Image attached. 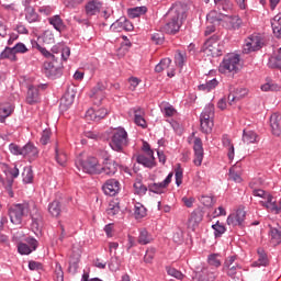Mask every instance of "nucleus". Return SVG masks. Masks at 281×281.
Instances as JSON below:
<instances>
[{
	"label": "nucleus",
	"mask_w": 281,
	"mask_h": 281,
	"mask_svg": "<svg viewBox=\"0 0 281 281\" xmlns=\"http://www.w3.org/2000/svg\"><path fill=\"white\" fill-rule=\"evenodd\" d=\"M228 179H231V181H235V183H240L243 181V178L238 172V166H233L229 168Z\"/></svg>",
	"instance_id": "e433bc0d"
},
{
	"label": "nucleus",
	"mask_w": 281,
	"mask_h": 281,
	"mask_svg": "<svg viewBox=\"0 0 281 281\" xmlns=\"http://www.w3.org/2000/svg\"><path fill=\"white\" fill-rule=\"evenodd\" d=\"M172 177L173 173L170 172L162 182L149 183V192H153L154 194H164L166 192V188H168V186H170V183L172 182Z\"/></svg>",
	"instance_id": "9d476101"
},
{
	"label": "nucleus",
	"mask_w": 281,
	"mask_h": 281,
	"mask_svg": "<svg viewBox=\"0 0 281 281\" xmlns=\"http://www.w3.org/2000/svg\"><path fill=\"white\" fill-rule=\"evenodd\" d=\"M186 60H188V57L186 56V53L179 52L175 56V63H176V65H178V67H183V65H186Z\"/></svg>",
	"instance_id": "4d7b16f0"
},
{
	"label": "nucleus",
	"mask_w": 281,
	"mask_h": 281,
	"mask_svg": "<svg viewBox=\"0 0 281 281\" xmlns=\"http://www.w3.org/2000/svg\"><path fill=\"white\" fill-rule=\"evenodd\" d=\"M48 23H49V25H53V27L57 32H63L67 27L65 25V22H63V19L60 18V15H53V16L48 18Z\"/></svg>",
	"instance_id": "5701e85b"
},
{
	"label": "nucleus",
	"mask_w": 281,
	"mask_h": 281,
	"mask_svg": "<svg viewBox=\"0 0 281 281\" xmlns=\"http://www.w3.org/2000/svg\"><path fill=\"white\" fill-rule=\"evenodd\" d=\"M27 214H30V202L13 204L9 209L10 221L13 225H21Z\"/></svg>",
	"instance_id": "20e7f679"
},
{
	"label": "nucleus",
	"mask_w": 281,
	"mask_h": 281,
	"mask_svg": "<svg viewBox=\"0 0 281 281\" xmlns=\"http://www.w3.org/2000/svg\"><path fill=\"white\" fill-rule=\"evenodd\" d=\"M231 93L232 91L234 92V94H229L228 95V101L229 104H232V102H234L235 100H240V98H245L247 95V89L245 88H237L235 90H232V88L229 89Z\"/></svg>",
	"instance_id": "c756f323"
},
{
	"label": "nucleus",
	"mask_w": 281,
	"mask_h": 281,
	"mask_svg": "<svg viewBox=\"0 0 281 281\" xmlns=\"http://www.w3.org/2000/svg\"><path fill=\"white\" fill-rule=\"evenodd\" d=\"M55 279L56 281H65V272H63V266L56 263L55 266Z\"/></svg>",
	"instance_id": "13d9d810"
},
{
	"label": "nucleus",
	"mask_w": 281,
	"mask_h": 281,
	"mask_svg": "<svg viewBox=\"0 0 281 281\" xmlns=\"http://www.w3.org/2000/svg\"><path fill=\"white\" fill-rule=\"evenodd\" d=\"M148 9L146 7H136L133 9H128V16L131 19H137V16H142V14H146Z\"/></svg>",
	"instance_id": "c9c22d12"
},
{
	"label": "nucleus",
	"mask_w": 281,
	"mask_h": 281,
	"mask_svg": "<svg viewBox=\"0 0 281 281\" xmlns=\"http://www.w3.org/2000/svg\"><path fill=\"white\" fill-rule=\"evenodd\" d=\"M61 205H60V201L55 200L52 203H49L48 205V212L50 215H53L55 218H57V216H60V212H61Z\"/></svg>",
	"instance_id": "473e14b6"
},
{
	"label": "nucleus",
	"mask_w": 281,
	"mask_h": 281,
	"mask_svg": "<svg viewBox=\"0 0 281 281\" xmlns=\"http://www.w3.org/2000/svg\"><path fill=\"white\" fill-rule=\"evenodd\" d=\"M38 87L30 86L26 94L27 104H36L38 102Z\"/></svg>",
	"instance_id": "4be33fe9"
},
{
	"label": "nucleus",
	"mask_w": 281,
	"mask_h": 281,
	"mask_svg": "<svg viewBox=\"0 0 281 281\" xmlns=\"http://www.w3.org/2000/svg\"><path fill=\"white\" fill-rule=\"evenodd\" d=\"M14 109L12 108V105L0 106V117H2V120H5V117H10Z\"/></svg>",
	"instance_id": "603ef678"
},
{
	"label": "nucleus",
	"mask_w": 281,
	"mask_h": 281,
	"mask_svg": "<svg viewBox=\"0 0 281 281\" xmlns=\"http://www.w3.org/2000/svg\"><path fill=\"white\" fill-rule=\"evenodd\" d=\"M79 262H80V255H78L76 258L71 257L69 261V268H68L69 273H72V276H75V273L78 272Z\"/></svg>",
	"instance_id": "a18cd8bd"
},
{
	"label": "nucleus",
	"mask_w": 281,
	"mask_h": 281,
	"mask_svg": "<svg viewBox=\"0 0 281 281\" xmlns=\"http://www.w3.org/2000/svg\"><path fill=\"white\" fill-rule=\"evenodd\" d=\"M13 48L14 54H26L27 52V46L23 43H18Z\"/></svg>",
	"instance_id": "69168bd1"
},
{
	"label": "nucleus",
	"mask_w": 281,
	"mask_h": 281,
	"mask_svg": "<svg viewBox=\"0 0 281 281\" xmlns=\"http://www.w3.org/2000/svg\"><path fill=\"white\" fill-rule=\"evenodd\" d=\"M200 126L202 133L206 135L212 133V128H214V104H209L204 108L200 116Z\"/></svg>",
	"instance_id": "39448f33"
},
{
	"label": "nucleus",
	"mask_w": 281,
	"mask_h": 281,
	"mask_svg": "<svg viewBox=\"0 0 281 281\" xmlns=\"http://www.w3.org/2000/svg\"><path fill=\"white\" fill-rule=\"evenodd\" d=\"M183 183V169H181V165H178L176 168V184L179 187Z\"/></svg>",
	"instance_id": "bf43d9fd"
},
{
	"label": "nucleus",
	"mask_w": 281,
	"mask_h": 281,
	"mask_svg": "<svg viewBox=\"0 0 281 281\" xmlns=\"http://www.w3.org/2000/svg\"><path fill=\"white\" fill-rule=\"evenodd\" d=\"M149 243H153V235L148 233L146 229H142L139 232L138 236V244L139 245H149Z\"/></svg>",
	"instance_id": "72a5a7b5"
},
{
	"label": "nucleus",
	"mask_w": 281,
	"mask_h": 281,
	"mask_svg": "<svg viewBox=\"0 0 281 281\" xmlns=\"http://www.w3.org/2000/svg\"><path fill=\"white\" fill-rule=\"evenodd\" d=\"M110 146L112 150L122 153L128 146V133L123 127H117L112 131Z\"/></svg>",
	"instance_id": "f03ea898"
},
{
	"label": "nucleus",
	"mask_w": 281,
	"mask_h": 281,
	"mask_svg": "<svg viewBox=\"0 0 281 281\" xmlns=\"http://www.w3.org/2000/svg\"><path fill=\"white\" fill-rule=\"evenodd\" d=\"M166 271L168 276H171V278H176L177 280H183V273L172 267H166Z\"/></svg>",
	"instance_id": "8fccbe9b"
},
{
	"label": "nucleus",
	"mask_w": 281,
	"mask_h": 281,
	"mask_svg": "<svg viewBox=\"0 0 281 281\" xmlns=\"http://www.w3.org/2000/svg\"><path fill=\"white\" fill-rule=\"evenodd\" d=\"M134 189L136 190L137 194H146V192H148V187L144 186L142 181H136L134 183Z\"/></svg>",
	"instance_id": "052dcab7"
},
{
	"label": "nucleus",
	"mask_w": 281,
	"mask_h": 281,
	"mask_svg": "<svg viewBox=\"0 0 281 281\" xmlns=\"http://www.w3.org/2000/svg\"><path fill=\"white\" fill-rule=\"evenodd\" d=\"M207 260L211 267H216V268L221 267V255L218 254L210 255Z\"/></svg>",
	"instance_id": "de8ad7c7"
},
{
	"label": "nucleus",
	"mask_w": 281,
	"mask_h": 281,
	"mask_svg": "<svg viewBox=\"0 0 281 281\" xmlns=\"http://www.w3.org/2000/svg\"><path fill=\"white\" fill-rule=\"evenodd\" d=\"M100 175L104 172L105 175H108V177H113V175L117 172V162H115V160L105 158L103 161V167H100Z\"/></svg>",
	"instance_id": "2eb2a0df"
},
{
	"label": "nucleus",
	"mask_w": 281,
	"mask_h": 281,
	"mask_svg": "<svg viewBox=\"0 0 281 281\" xmlns=\"http://www.w3.org/2000/svg\"><path fill=\"white\" fill-rule=\"evenodd\" d=\"M223 49H225V46L218 43V35H213L202 46V52L207 54V56H212L213 58L223 56Z\"/></svg>",
	"instance_id": "0eeeda50"
},
{
	"label": "nucleus",
	"mask_w": 281,
	"mask_h": 281,
	"mask_svg": "<svg viewBox=\"0 0 281 281\" xmlns=\"http://www.w3.org/2000/svg\"><path fill=\"white\" fill-rule=\"evenodd\" d=\"M25 19L29 23H36L38 21V13L34 10V8H26Z\"/></svg>",
	"instance_id": "ea45409f"
},
{
	"label": "nucleus",
	"mask_w": 281,
	"mask_h": 281,
	"mask_svg": "<svg viewBox=\"0 0 281 281\" xmlns=\"http://www.w3.org/2000/svg\"><path fill=\"white\" fill-rule=\"evenodd\" d=\"M256 139H258L256 132L244 130L243 142H245V144H254L256 143Z\"/></svg>",
	"instance_id": "f704fd0d"
},
{
	"label": "nucleus",
	"mask_w": 281,
	"mask_h": 281,
	"mask_svg": "<svg viewBox=\"0 0 281 281\" xmlns=\"http://www.w3.org/2000/svg\"><path fill=\"white\" fill-rule=\"evenodd\" d=\"M271 27L274 36L281 38V14H277L271 21Z\"/></svg>",
	"instance_id": "c85d7f7f"
},
{
	"label": "nucleus",
	"mask_w": 281,
	"mask_h": 281,
	"mask_svg": "<svg viewBox=\"0 0 281 281\" xmlns=\"http://www.w3.org/2000/svg\"><path fill=\"white\" fill-rule=\"evenodd\" d=\"M102 8V3L98 0L89 1L86 4V14L87 16H95L100 12V9Z\"/></svg>",
	"instance_id": "a211bd4d"
},
{
	"label": "nucleus",
	"mask_w": 281,
	"mask_h": 281,
	"mask_svg": "<svg viewBox=\"0 0 281 281\" xmlns=\"http://www.w3.org/2000/svg\"><path fill=\"white\" fill-rule=\"evenodd\" d=\"M226 23V27L228 30H240V25H243V20L238 15H222L215 20H212V23Z\"/></svg>",
	"instance_id": "6e6552de"
},
{
	"label": "nucleus",
	"mask_w": 281,
	"mask_h": 281,
	"mask_svg": "<svg viewBox=\"0 0 281 281\" xmlns=\"http://www.w3.org/2000/svg\"><path fill=\"white\" fill-rule=\"evenodd\" d=\"M247 213L245 210H237L236 214H231L227 217V225H233V227H245V217Z\"/></svg>",
	"instance_id": "9b49d317"
},
{
	"label": "nucleus",
	"mask_w": 281,
	"mask_h": 281,
	"mask_svg": "<svg viewBox=\"0 0 281 281\" xmlns=\"http://www.w3.org/2000/svg\"><path fill=\"white\" fill-rule=\"evenodd\" d=\"M134 216L136 220L144 218L146 216V209L142 203H136L134 206Z\"/></svg>",
	"instance_id": "79ce46f5"
},
{
	"label": "nucleus",
	"mask_w": 281,
	"mask_h": 281,
	"mask_svg": "<svg viewBox=\"0 0 281 281\" xmlns=\"http://www.w3.org/2000/svg\"><path fill=\"white\" fill-rule=\"evenodd\" d=\"M50 137H52V132L49 130H44L41 137V144L43 146H47V144H49Z\"/></svg>",
	"instance_id": "680f3d73"
},
{
	"label": "nucleus",
	"mask_w": 281,
	"mask_h": 281,
	"mask_svg": "<svg viewBox=\"0 0 281 281\" xmlns=\"http://www.w3.org/2000/svg\"><path fill=\"white\" fill-rule=\"evenodd\" d=\"M238 67H240V56L228 54L220 64L218 71L220 74H238Z\"/></svg>",
	"instance_id": "423d86ee"
},
{
	"label": "nucleus",
	"mask_w": 281,
	"mask_h": 281,
	"mask_svg": "<svg viewBox=\"0 0 281 281\" xmlns=\"http://www.w3.org/2000/svg\"><path fill=\"white\" fill-rule=\"evenodd\" d=\"M97 122H100V120H104L106 115H109V110L104 108H100L99 110H94Z\"/></svg>",
	"instance_id": "0e129e2a"
},
{
	"label": "nucleus",
	"mask_w": 281,
	"mask_h": 281,
	"mask_svg": "<svg viewBox=\"0 0 281 281\" xmlns=\"http://www.w3.org/2000/svg\"><path fill=\"white\" fill-rule=\"evenodd\" d=\"M119 23H123V30H125V32H132L133 23H131V21H128L125 16L120 18Z\"/></svg>",
	"instance_id": "e2e57ef3"
},
{
	"label": "nucleus",
	"mask_w": 281,
	"mask_h": 281,
	"mask_svg": "<svg viewBox=\"0 0 281 281\" xmlns=\"http://www.w3.org/2000/svg\"><path fill=\"white\" fill-rule=\"evenodd\" d=\"M193 150H194V160L193 164L195 166H201L203 164V142L201 138L196 137L193 143Z\"/></svg>",
	"instance_id": "4468645a"
},
{
	"label": "nucleus",
	"mask_w": 281,
	"mask_h": 281,
	"mask_svg": "<svg viewBox=\"0 0 281 281\" xmlns=\"http://www.w3.org/2000/svg\"><path fill=\"white\" fill-rule=\"evenodd\" d=\"M238 269H240V266L238 263H234L233 266L227 267L226 270L224 271H226L227 276H229L231 278H234Z\"/></svg>",
	"instance_id": "338daca9"
},
{
	"label": "nucleus",
	"mask_w": 281,
	"mask_h": 281,
	"mask_svg": "<svg viewBox=\"0 0 281 281\" xmlns=\"http://www.w3.org/2000/svg\"><path fill=\"white\" fill-rule=\"evenodd\" d=\"M151 41L156 45H161L164 43V33H155L151 35Z\"/></svg>",
	"instance_id": "774afa93"
},
{
	"label": "nucleus",
	"mask_w": 281,
	"mask_h": 281,
	"mask_svg": "<svg viewBox=\"0 0 281 281\" xmlns=\"http://www.w3.org/2000/svg\"><path fill=\"white\" fill-rule=\"evenodd\" d=\"M212 229H214V236L215 238H221L225 232H227V228H225V225L221 224V222H216L212 225Z\"/></svg>",
	"instance_id": "a19ab883"
},
{
	"label": "nucleus",
	"mask_w": 281,
	"mask_h": 281,
	"mask_svg": "<svg viewBox=\"0 0 281 281\" xmlns=\"http://www.w3.org/2000/svg\"><path fill=\"white\" fill-rule=\"evenodd\" d=\"M172 63V59L170 58H164L160 60L159 64L156 65L155 71L156 74H161V71L168 69Z\"/></svg>",
	"instance_id": "58836bf2"
},
{
	"label": "nucleus",
	"mask_w": 281,
	"mask_h": 281,
	"mask_svg": "<svg viewBox=\"0 0 281 281\" xmlns=\"http://www.w3.org/2000/svg\"><path fill=\"white\" fill-rule=\"evenodd\" d=\"M201 221H203V213L201 211H193L189 218V227H192V229H194V227H199V223H201Z\"/></svg>",
	"instance_id": "a878e982"
},
{
	"label": "nucleus",
	"mask_w": 281,
	"mask_h": 281,
	"mask_svg": "<svg viewBox=\"0 0 281 281\" xmlns=\"http://www.w3.org/2000/svg\"><path fill=\"white\" fill-rule=\"evenodd\" d=\"M1 60H11V63H16L18 58L12 47H5L0 54Z\"/></svg>",
	"instance_id": "cd10ccee"
},
{
	"label": "nucleus",
	"mask_w": 281,
	"mask_h": 281,
	"mask_svg": "<svg viewBox=\"0 0 281 281\" xmlns=\"http://www.w3.org/2000/svg\"><path fill=\"white\" fill-rule=\"evenodd\" d=\"M43 71L47 78H52V80H56V78H60L63 76V69L55 67L52 61H45L43 66Z\"/></svg>",
	"instance_id": "f8f14e48"
},
{
	"label": "nucleus",
	"mask_w": 281,
	"mask_h": 281,
	"mask_svg": "<svg viewBox=\"0 0 281 281\" xmlns=\"http://www.w3.org/2000/svg\"><path fill=\"white\" fill-rule=\"evenodd\" d=\"M106 213L109 216H115V214H120V203H110Z\"/></svg>",
	"instance_id": "6e6d98bb"
},
{
	"label": "nucleus",
	"mask_w": 281,
	"mask_h": 281,
	"mask_svg": "<svg viewBox=\"0 0 281 281\" xmlns=\"http://www.w3.org/2000/svg\"><path fill=\"white\" fill-rule=\"evenodd\" d=\"M280 85L273 82H267L261 86V91H280Z\"/></svg>",
	"instance_id": "5fc2aeb1"
},
{
	"label": "nucleus",
	"mask_w": 281,
	"mask_h": 281,
	"mask_svg": "<svg viewBox=\"0 0 281 281\" xmlns=\"http://www.w3.org/2000/svg\"><path fill=\"white\" fill-rule=\"evenodd\" d=\"M200 202L204 204L205 207H213L215 201L212 195H201Z\"/></svg>",
	"instance_id": "864d4df0"
},
{
	"label": "nucleus",
	"mask_w": 281,
	"mask_h": 281,
	"mask_svg": "<svg viewBox=\"0 0 281 281\" xmlns=\"http://www.w3.org/2000/svg\"><path fill=\"white\" fill-rule=\"evenodd\" d=\"M218 278V271L213 268H203L201 271L195 272L193 281H215Z\"/></svg>",
	"instance_id": "1a4fd4ad"
},
{
	"label": "nucleus",
	"mask_w": 281,
	"mask_h": 281,
	"mask_svg": "<svg viewBox=\"0 0 281 281\" xmlns=\"http://www.w3.org/2000/svg\"><path fill=\"white\" fill-rule=\"evenodd\" d=\"M56 161L59 166H65L67 164V154L65 151L59 150L58 147L55 148Z\"/></svg>",
	"instance_id": "49530a36"
},
{
	"label": "nucleus",
	"mask_w": 281,
	"mask_h": 281,
	"mask_svg": "<svg viewBox=\"0 0 281 281\" xmlns=\"http://www.w3.org/2000/svg\"><path fill=\"white\" fill-rule=\"evenodd\" d=\"M31 229L36 236H41L43 229V216L41 214L32 216Z\"/></svg>",
	"instance_id": "6ab92c4d"
},
{
	"label": "nucleus",
	"mask_w": 281,
	"mask_h": 281,
	"mask_svg": "<svg viewBox=\"0 0 281 281\" xmlns=\"http://www.w3.org/2000/svg\"><path fill=\"white\" fill-rule=\"evenodd\" d=\"M269 202H268V210L270 212H274V214H280L281 212V200L279 202V205L276 204V200H273V196H268Z\"/></svg>",
	"instance_id": "c03bdc74"
},
{
	"label": "nucleus",
	"mask_w": 281,
	"mask_h": 281,
	"mask_svg": "<svg viewBox=\"0 0 281 281\" xmlns=\"http://www.w3.org/2000/svg\"><path fill=\"white\" fill-rule=\"evenodd\" d=\"M22 156L30 157L31 159H36L38 157V148L33 144L29 143L24 147H22Z\"/></svg>",
	"instance_id": "aec40b11"
},
{
	"label": "nucleus",
	"mask_w": 281,
	"mask_h": 281,
	"mask_svg": "<svg viewBox=\"0 0 281 281\" xmlns=\"http://www.w3.org/2000/svg\"><path fill=\"white\" fill-rule=\"evenodd\" d=\"M137 164H140V166H144L145 168H155L157 166V162L155 161V156H146V155H138L136 157Z\"/></svg>",
	"instance_id": "f3484780"
},
{
	"label": "nucleus",
	"mask_w": 281,
	"mask_h": 281,
	"mask_svg": "<svg viewBox=\"0 0 281 281\" xmlns=\"http://www.w3.org/2000/svg\"><path fill=\"white\" fill-rule=\"evenodd\" d=\"M77 170L83 171L86 175H100V160L93 156L87 157V159L78 158L76 160Z\"/></svg>",
	"instance_id": "7ed1b4c3"
},
{
	"label": "nucleus",
	"mask_w": 281,
	"mask_h": 281,
	"mask_svg": "<svg viewBox=\"0 0 281 281\" xmlns=\"http://www.w3.org/2000/svg\"><path fill=\"white\" fill-rule=\"evenodd\" d=\"M280 114L274 113L270 116V126L272 130L273 135L280 136L281 130H280Z\"/></svg>",
	"instance_id": "393cba45"
},
{
	"label": "nucleus",
	"mask_w": 281,
	"mask_h": 281,
	"mask_svg": "<svg viewBox=\"0 0 281 281\" xmlns=\"http://www.w3.org/2000/svg\"><path fill=\"white\" fill-rule=\"evenodd\" d=\"M262 47V42L258 37L250 38L244 46V54L249 52H258Z\"/></svg>",
	"instance_id": "dca6fc26"
},
{
	"label": "nucleus",
	"mask_w": 281,
	"mask_h": 281,
	"mask_svg": "<svg viewBox=\"0 0 281 281\" xmlns=\"http://www.w3.org/2000/svg\"><path fill=\"white\" fill-rule=\"evenodd\" d=\"M254 196H259L260 199H265L266 201H261V205H263V207H266L267 210H269V196H273L269 193H267L265 190L262 189H255L252 191Z\"/></svg>",
	"instance_id": "7c9ffc66"
},
{
	"label": "nucleus",
	"mask_w": 281,
	"mask_h": 281,
	"mask_svg": "<svg viewBox=\"0 0 281 281\" xmlns=\"http://www.w3.org/2000/svg\"><path fill=\"white\" fill-rule=\"evenodd\" d=\"M76 99V94L74 91H66V93L60 99V106L64 109H69L71 104H74V100Z\"/></svg>",
	"instance_id": "b1692460"
},
{
	"label": "nucleus",
	"mask_w": 281,
	"mask_h": 281,
	"mask_svg": "<svg viewBox=\"0 0 281 281\" xmlns=\"http://www.w3.org/2000/svg\"><path fill=\"white\" fill-rule=\"evenodd\" d=\"M18 251L19 254H21V256H30V254H32L33 250L27 244L20 243L18 245Z\"/></svg>",
	"instance_id": "3c124183"
},
{
	"label": "nucleus",
	"mask_w": 281,
	"mask_h": 281,
	"mask_svg": "<svg viewBox=\"0 0 281 281\" xmlns=\"http://www.w3.org/2000/svg\"><path fill=\"white\" fill-rule=\"evenodd\" d=\"M257 254L258 260L252 263L254 267H267V265H269V257L267 256L265 248H258Z\"/></svg>",
	"instance_id": "412c9836"
},
{
	"label": "nucleus",
	"mask_w": 281,
	"mask_h": 281,
	"mask_svg": "<svg viewBox=\"0 0 281 281\" xmlns=\"http://www.w3.org/2000/svg\"><path fill=\"white\" fill-rule=\"evenodd\" d=\"M134 122L137 126L146 128V119H144V110L140 108L134 109Z\"/></svg>",
	"instance_id": "bb28decb"
},
{
	"label": "nucleus",
	"mask_w": 281,
	"mask_h": 281,
	"mask_svg": "<svg viewBox=\"0 0 281 281\" xmlns=\"http://www.w3.org/2000/svg\"><path fill=\"white\" fill-rule=\"evenodd\" d=\"M106 81H99L97 86L92 89L91 98H98V95H101L104 91H106Z\"/></svg>",
	"instance_id": "4c0bfd02"
},
{
	"label": "nucleus",
	"mask_w": 281,
	"mask_h": 281,
	"mask_svg": "<svg viewBox=\"0 0 281 281\" xmlns=\"http://www.w3.org/2000/svg\"><path fill=\"white\" fill-rule=\"evenodd\" d=\"M102 190L108 196H115L120 192V181L110 179L102 186Z\"/></svg>",
	"instance_id": "ddd939ff"
},
{
	"label": "nucleus",
	"mask_w": 281,
	"mask_h": 281,
	"mask_svg": "<svg viewBox=\"0 0 281 281\" xmlns=\"http://www.w3.org/2000/svg\"><path fill=\"white\" fill-rule=\"evenodd\" d=\"M270 236L272 245H280L281 243V226L270 227Z\"/></svg>",
	"instance_id": "2f4dec72"
},
{
	"label": "nucleus",
	"mask_w": 281,
	"mask_h": 281,
	"mask_svg": "<svg viewBox=\"0 0 281 281\" xmlns=\"http://www.w3.org/2000/svg\"><path fill=\"white\" fill-rule=\"evenodd\" d=\"M171 12H173V15L171 16L170 21L167 22L162 30L167 34H177L179 30H181V23L183 19H186V7L183 5H176Z\"/></svg>",
	"instance_id": "f257e3e1"
},
{
	"label": "nucleus",
	"mask_w": 281,
	"mask_h": 281,
	"mask_svg": "<svg viewBox=\"0 0 281 281\" xmlns=\"http://www.w3.org/2000/svg\"><path fill=\"white\" fill-rule=\"evenodd\" d=\"M120 265H122V262L120 261V258L117 256L111 257L109 262V269L112 271H120Z\"/></svg>",
	"instance_id": "09e8293b"
},
{
	"label": "nucleus",
	"mask_w": 281,
	"mask_h": 281,
	"mask_svg": "<svg viewBox=\"0 0 281 281\" xmlns=\"http://www.w3.org/2000/svg\"><path fill=\"white\" fill-rule=\"evenodd\" d=\"M22 177L24 183H32V181H34V172L32 171V167H24Z\"/></svg>",
	"instance_id": "37998d69"
}]
</instances>
